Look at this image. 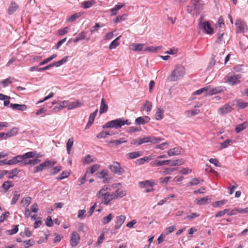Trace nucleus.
Segmentation results:
<instances>
[{
    "mask_svg": "<svg viewBox=\"0 0 248 248\" xmlns=\"http://www.w3.org/2000/svg\"><path fill=\"white\" fill-rule=\"evenodd\" d=\"M131 123L129 122L128 120H124L122 118H119L107 122L103 126V128H114L115 129H118L125 124L129 125Z\"/></svg>",
    "mask_w": 248,
    "mask_h": 248,
    "instance_id": "nucleus-1",
    "label": "nucleus"
},
{
    "mask_svg": "<svg viewBox=\"0 0 248 248\" xmlns=\"http://www.w3.org/2000/svg\"><path fill=\"white\" fill-rule=\"evenodd\" d=\"M185 75V68L181 65H176L170 76V80L176 81Z\"/></svg>",
    "mask_w": 248,
    "mask_h": 248,
    "instance_id": "nucleus-2",
    "label": "nucleus"
},
{
    "mask_svg": "<svg viewBox=\"0 0 248 248\" xmlns=\"http://www.w3.org/2000/svg\"><path fill=\"white\" fill-rule=\"evenodd\" d=\"M109 191L110 189L108 186H105L97 194L98 198L101 199L102 202L106 205H110L111 201L109 196Z\"/></svg>",
    "mask_w": 248,
    "mask_h": 248,
    "instance_id": "nucleus-3",
    "label": "nucleus"
},
{
    "mask_svg": "<svg viewBox=\"0 0 248 248\" xmlns=\"http://www.w3.org/2000/svg\"><path fill=\"white\" fill-rule=\"evenodd\" d=\"M56 162L55 161L46 160L44 162L41 163L39 165L34 168V172L37 173L43 170L53 166Z\"/></svg>",
    "mask_w": 248,
    "mask_h": 248,
    "instance_id": "nucleus-4",
    "label": "nucleus"
},
{
    "mask_svg": "<svg viewBox=\"0 0 248 248\" xmlns=\"http://www.w3.org/2000/svg\"><path fill=\"white\" fill-rule=\"evenodd\" d=\"M199 28L203 30L208 34H212L214 32V30L208 21H204L203 23L201 21L199 24Z\"/></svg>",
    "mask_w": 248,
    "mask_h": 248,
    "instance_id": "nucleus-5",
    "label": "nucleus"
},
{
    "mask_svg": "<svg viewBox=\"0 0 248 248\" xmlns=\"http://www.w3.org/2000/svg\"><path fill=\"white\" fill-rule=\"evenodd\" d=\"M110 170L115 174L121 175L124 172V170L121 167L120 164L117 162H114L109 166Z\"/></svg>",
    "mask_w": 248,
    "mask_h": 248,
    "instance_id": "nucleus-6",
    "label": "nucleus"
},
{
    "mask_svg": "<svg viewBox=\"0 0 248 248\" xmlns=\"http://www.w3.org/2000/svg\"><path fill=\"white\" fill-rule=\"evenodd\" d=\"M235 25L237 26V33L244 32L245 30L247 29V25L245 22L240 19H237L236 21Z\"/></svg>",
    "mask_w": 248,
    "mask_h": 248,
    "instance_id": "nucleus-7",
    "label": "nucleus"
},
{
    "mask_svg": "<svg viewBox=\"0 0 248 248\" xmlns=\"http://www.w3.org/2000/svg\"><path fill=\"white\" fill-rule=\"evenodd\" d=\"M227 80L232 85H234L237 82L238 79L241 78V76L239 74H228L226 76Z\"/></svg>",
    "mask_w": 248,
    "mask_h": 248,
    "instance_id": "nucleus-8",
    "label": "nucleus"
},
{
    "mask_svg": "<svg viewBox=\"0 0 248 248\" xmlns=\"http://www.w3.org/2000/svg\"><path fill=\"white\" fill-rule=\"evenodd\" d=\"M232 110V107L229 104H226L218 109V113L220 115H223L231 112Z\"/></svg>",
    "mask_w": 248,
    "mask_h": 248,
    "instance_id": "nucleus-9",
    "label": "nucleus"
},
{
    "mask_svg": "<svg viewBox=\"0 0 248 248\" xmlns=\"http://www.w3.org/2000/svg\"><path fill=\"white\" fill-rule=\"evenodd\" d=\"M80 240V237L78 233L76 232H73L70 240V244L72 247H76Z\"/></svg>",
    "mask_w": 248,
    "mask_h": 248,
    "instance_id": "nucleus-10",
    "label": "nucleus"
},
{
    "mask_svg": "<svg viewBox=\"0 0 248 248\" xmlns=\"http://www.w3.org/2000/svg\"><path fill=\"white\" fill-rule=\"evenodd\" d=\"M191 4L196 12H200L202 9V3L201 0H191Z\"/></svg>",
    "mask_w": 248,
    "mask_h": 248,
    "instance_id": "nucleus-11",
    "label": "nucleus"
},
{
    "mask_svg": "<svg viewBox=\"0 0 248 248\" xmlns=\"http://www.w3.org/2000/svg\"><path fill=\"white\" fill-rule=\"evenodd\" d=\"M116 224L115 229H120L125 220L126 217L124 215H120L116 217Z\"/></svg>",
    "mask_w": 248,
    "mask_h": 248,
    "instance_id": "nucleus-12",
    "label": "nucleus"
},
{
    "mask_svg": "<svg viewBox=\"0 0 248 248\" xmlns=\"http://www.w3.org/2000/svg\"><path fill=\"white\" fill-rule=\"evenodd\" d=\"M98 177L100 179L104 178V183H108L110 180V178L108 176V171L107 170H103L98 173Z\"/></svg>",
    "mask_w": 248,
    "mask_h": 248,
    "instance_id": "nucleus-13",
    "label": "nucleus"
},
{
    "mask_svg": "<svg viewBox=\"0 0 248 248\" xmlns=\"http://www.w3.org/2000/svg\"><path fill=\"white\" fill-rule=\"evenodd\" d=\"M23 160L22 155H18L8 160V163L9 165H15L18 163L22 162Z\"/></svg>",
    "mask_w": 248,
    "mask_h": 248,
    "instance_id": "nucleus-14",
    "label": "nucleus"
},
{
    "mask_svg": "<svg viewBox=\"0 0 248 248\" xmlns=\"http://www.w3.org/2000/svg\"><path fill=\"white\" fill-rule=\"evenodd\" d=\"M223 91V88L222 87H215L212 89H209L208 87L207 94L212 95L218 93H220Z\"/></svg>",
    "mask_w": 248,
    "mask_h": 248,
    "instance_id": "nucleus-15",
    "label": "nucleus"
},
{
    "mask_svg": "<svg viewBox=\"0 0 248 248\" xmlns=\"http://www.w3.org/2000/svg\"><path fill=\"white\" fill-rule=\"evenodd\" d=\"M182 149L180 147H175L170 149L168 151V154L169 156L178 155L181 154Z\"/></svg>",
    "mask_w": 248,
    "mask_h": 248,
    "instance_id": "nucleus-16",
    "label": "nucleus"
},
{
    "mask_svg": "<svg viewBox=\"0 0 248 248\" xmlns=\"http://www.w3.org/2000/svg\"><path fill=\"white\" fill-rule=\"evenodd\" d=\"M10 107L13 109L20 111L26 110L27 108L26 105L24 104H10Z\"/></svg>",
    "mask_w": 248,
    "mask_h": 248,
    "instance_id": "nucleus-17",
    "label": "nucleus"
},
{
    "mask_svg": "<svg viewBox=\"0 0 248 248\" xmlns=\"http://www.w3.org/2000/svg\"><path fill=\"white\" fill-rule=\"evenodd\" d=\"M18 6L15 1H12L8 9V13L9 15L13 14L18 9Z\"/></svg>",
    "mask_w": 248,
    "mask_h": 248,
    "instance_id": "nucleus-18",
    "label": "nucleus"
},
{
    "mask_svg": "<svg viewBox=\"0 0 248 248\" xmlns=\"http://www.w3.org/2000/svg\"><path fill=\"white\" fill-rule=\"evenodd\" d=\"M95 3V1L94 0H91L89 1H85L81 3V7L83 9H86L90 8Z\"/></svg>",
    "mask_w": 248,
    "mask_h": 248,
    "instance_id": "nucleus-19",
    "label": "nucleus"
},
{
    "mask_svg": "<svg viewBox=\"0 0 248 248\" xmlns=\"http://www.w3.org/2000/svg\"><path fill=\"white\" fill-rule=\"evenodd\" d=\"M108 109V106L106 103L104 98H102L101 102L99 113L100 114L105 113Z\"/></svg>",
    "mask_w": 248,
    "mask_h": 248,
    "instance_id": "nucleus-20",
    "label": "nucleus"
},
{
    "mask_svg": "<svg viewBox=\"0 0 248 248\" xmlns=\"http://www.w3.org/2000/svg\"><path fill=\"white\" fill-rule=\"evenodd\" d=\"M144 44H132L130 46V49L133 51H140L143 48Z\"/></svg>",
    "mask_w": 248,
    "mask_h": 248,
    "instance_id": "nucleus-21",
    "label": "nucleus"
},
{
    "mask_svg": "<svg viewBox=\"0 0 248 248\" xmlns=\"http://www.w3.org/2000/svg\"><path fill=\"white\" fill-rule=\"evenodd\" d=\"M142 154L141 151H135L129 153L127 155L129 159H134L141 156Z\"/></svg>",
    "mask_w": 248,
    "mask_h": 248,
    "instance_id": "nucleus-22",
    "label": "nucleus"
},
{
    "mask_svg": "<svg viewBox=\"0 0 248 248\" xmlns=\"http://www.w3.org/2000/svg\"><path fill=\"white\" fill-rule=\"evenodd\" d=\"M171 162L170 160H157L153 163V165L154 166H162L167 164H169Z\"/></svg>",
    "mask_w": 248,
    "mask_h": 248,
    "instance_id": "nucleus-23",
    "label": "nucleus"
},
{
    "mask_svg": "<svg viewBox=\"0 0 248 248\" xmlns=\"http://www.w3.org/2000/svg\"><path fill=\"white\" fill-rule=\"evenodd\" d=\"M14 186V184L13 182L11 181H7L5 182L1 186V187L6 192L9 188Z\"/></svg>",
    "mask_w": 248,
    "mask_h": 248,
    "instance_id": "nucleus-24",
    "label": "nucleus"
},
{
    "mask_svg": "<svg viewBox=\"0 0 248 248\" xmlns=\"http://www.w3.org/2000/svg\"><path fill=\"white\" fill-rule=\"evenodd\" d=\"M247 125L248 124L247 122H245L242 124L237 125L235 127V130L237 133H239L246 129L247 127Z\"/></svg>",
    "mask_w": 248,
    "mask_h": 248,
    "instance_id": "nucleus-25",
    "label": "nucleus"
},
{
    "mask_svg": "<svg viewBox=\"0 0 248 248\" xmlns=\"http://www.w3.org/2000/svg\"><path fill=\"white\" fill-rule=\"evenodd\" d=\"M233 142V141L232 140L227 139L224 142L220 143L219 149L221 150L222 149L226 148Z\"/></svg>",
    "mask_w": 248,
    "mask_h": 248,
    "instance_id": "nucleus-26",
    "label": "nucleus"
},
{
    "mask_svg": "<svg viewBox=\"0 0 248 248\" xmlns=\"http://www.w3.org/2000/svg\"><path fill=\"white\" fill-rule=\"evenodd\" d=\"M164 110L160 108H158L155 114V118L157 120H160L163 118Z\"/></svg>",
    "mask_w": 248,
    "mask_h": 248,
    "instance_id": "nucleus-27",
    "label": "nucleus"
},
{
    "mask_svg": "<svg viewBox=\"0 0 248 248\" xmlns=\"http://www.w3.org/2000/svg\"><path fill=\"white\" fill-rule=\"evenodd\" d=\"M18 131L19 128L18 127H14L11 129L10 131L6 133L7 137H8V138L16 136L17 135Z\"/></svg>",
    "mask_w": 248,
    "mask_h": 248,
    "instance_id": "nucleus-28",
    "label": "nucleus"
},
{
    "mask_svg": "<svg viewBox=\"0 0 248 248\" xmlns=\"http://www.w3.org/2000/svg\"><path fill=\"white\" fill-rule=\"evenodd\" d=\"M237 107L239 109L246 108L248 106V103L243 101L241 99L237 100Z\"/></svg>",
    "mask_w": 248,
    "mask_h": 248,
    "instance_id": "nucleus-29",
    "label": "nucleus"
},
{
    "mask_svg": "<svg viewBox=\"0 0 248 248\" xmlns=\"http://www.w3.org/2000/svg\"><path fill=\"white\" fill-rule=\"evenodd\" d=\"M86 33L84 31H82L77 36V37L76 38H75L73 40V42L75 43H76L86 38Z\"/></svg>",
    "mask_w": 248,
    "mask_h": 248,
    "instance_id": "nucleus-30",
    "label": "nucleus"
},
{
    "mask_svg": "<svg viewBox=\"0 0 248 248\" xmlns=\"http://www.w3.org/2000/svg\"><path fill=\"white\" fill-rule=\"evenodd\" d=\"M113 216L111 214H109L108 216L104 217L102 219V223L103 225L108 223L113 218Z\"/></svg>",
    "mask_w": 248,
    "mask_h": 248,
    "instance_id": "nucleus-31",
    "label": "nucleus"
},
{
    "mask_svg": "<svg viewBox=\"0 0 248 248\" xmlns=\"http://www.w3.org/2000/svg\"><path fill=\"white\" fill-rule=\"evenodd\" d=\"M120 37H117L115 39H114L110 44L109 46V48L110 49H113L116 48L117 46H118L120 44L119 42V39Z\"/></svg>",
    "mask_w": 248,
    "mask_h": 248,
    "instance_id": "nucleus-32",
    "label": "nucleus"
},
{
    "mask_svg": "<svg viewBox=\"0 0 248 248\" xmlns=\"http://www.w3.org/2000/svg\"><path fill=\"white\" fill-rule=\"evenodd\" d=\"M19 170L17 169H14L10 170V171H8V173L10 175L8 177L9 179H13L14 177L16 176L17 174L19 173Z\"/></svg>",
    "mask_w": 248,
    "mask_h": 248,
    "instance_id": "nucleus-33",
    "label": "nucleus"
},
{
    "mask_svg": "<svg viewBox=\"0 0 248 248\" xmlns=\"http://www.w3.org/2000/svg\"><path fill=\"white\" fill-rule=\"evenodd\" d=\"M74 143V140L73 138H70L68 139L67 143H66V148H67V153L68 154H70L71 148L73 145Z\"/></svg>",
    "mask_w": 248,
    "mask_h": 248,
    "instance_id": "nucleus-34",
    "label": "nucleus"
},
{
    "mask_svg": "<svg viewBox=\"0 0 248 248\" xmlns=\"http://www.w3.org/2000/svg\"><path fill=\"white\" fill-rule=\"evenodd\" d=\"M208 200L209 199L207 197H204L200 199H197L196 203L200 205H204L208 202Z\"/></svg>",
    "mask_w": 248,
    "mask_h": 248,
    "instance_id": "nucleus-35",
    "label": "nucleus"
},
{
    "mask_svg": "<svg viewBox=\"0 0 248 248\" xmlns=\"http://www.w3.org/2000/svg\"><path fill=\"white\" fill-rule=\"evenodd\" d=\"M36 153L35 152H27L22 155L23 159L25 160L27 158H32L35 156Z\"/></svg>",
    "mask_w": 248,
    "mask_h": 248,
    "instance_id": "nucleus-36",
    "label": "nucleus"
},
{
    "mask_svg": "<svg viewBox=\"0 0 248 248\" xmlns=\"http://www.w3.org/2000/svg\"><path fill=\"white\" fill-rule=\"evenodd\" d=\"M151 158L149 156H145L143 158L137 159L136 161V163L138 165L143 164L145 162L149 161Z\"/></svg>",
    "mask_w": 248,
    "mask_h": 248,
    "instance_id": "nucleus-37",
    "label": "nucleus"
},
{
    "mask_svg": "<svg viewBox=\"0 0 248 248\" xmlns=\"http://www.w3.org/2000/svg\"><path fill=\"white\" fill-rule=\"evenodd\" d=\"M224 30H218L217 32V37L216 41V43H219L222 39L223 36L224 35Z\"/></svg>",
    "mask_w": 248,
    "mask_h": 248,
    "instance_id": "nucleus-38",
    "label": "nucleus"
},
{
    "mask_svg": "<svg viewBox=\"0 0 248 248\" xmlns=\"http://www.w3.org/2000/svg\"><path fill=\"white\" fill-rule=\"evenodd\" d=\"M224 26L225 25L223 19L221 17H220L217 21L216 26V29L217 30H222Z\"/></svg>",
    "mask_w": 248,
    "mask_h": 248,
    "instance_id": "nucleus-39",
    "label": "nucleus"
},
{
    "mask_svg": "<svg viewBox=\"0 0 248 248\" xmlns=\"http://www.w3.org/2000/svg\"><path fill=\"white\" fill-rule=\"evenodd\" d=\"M80 106V103L79 102V101L73 102L70 104H68V109H72L74 108L78 107Z\"/></svg>",
    "mask_w": 248,
    "mask_h": 248,
    "instance_id": "nucleus-40",
    "label": "nucleus"
},
{
    "mask_svg": "<svg viewBox=\"0 0 248 248\" xmlns=\"http://www.w3.org/2000/svg\"><path fill=\"white\" fill-rule=\"evenodd\" d=\"M139 185L140 187H145L146 186H149L152 187L153 185V183L150 181H145L140 182L139 183Z\"/></svg>",
    "mask_w": 248,
    "mask_h": 248,
    "instance_id": "nucleus-41",
    "label": "nucleus"
},
{
    "mask_svg": "<svg viewBox=\"0 0 248 248\" xmlns=\"http://www.w3.org/2000/svg\"><path fill=\"white\" fill-rule=\"evenodd\" d=\"M82 15L81 13H77L72 15L68 19V20L70 22H74L77 19L79 18Z\"/></svg>",
    "mask_w": 248,
    "mask_h": 248,
    "instance_id": "nucleus-42",
    "label": "nucleus"
},
{
    "mask_svg": "<svg viewBox=\"0 0 248 248\" xmlns=\"http://www.w3.org/2000/svg\"><path fill=\"white\" fill-rule=\"evenodd\" d=\"M227 202V201L226 200L217 201L213 202L212 205L215 207H220L226 203Z\"/></svg>",
    "mask_w": 248,
    "mask_h": 248,
    "instance_id": "nucleus-43",
    "label": "nucleus"
},
{
    "mask_svg": "<svg viewBox=\"0 0 248 248\" xmlns=\"http://www.w3.org/2000/svg\"><path fill=\"white\" fill-rule=\"evenodd\" d=\"M19 196L20 195L18 193L17 191H15L14 192V197L11 201V204L14 205L16 204L17 200H18Z\"/></svg>",
    "mask_w": 248,
    "mask_h": 248,
    "instance_id": "nucleus-44",
    "label": "nucleus"
},
{
    "mask_svg": "<svg viewBox=\"0 0 248 248\" xmlns=\"http://www.w3.org/2000/svg\"><path fill=\"white\" fill-rule=\"evenodd\" d=\"M126 141L124 140V138L120 139V140H112L109 141V143H112L115 145H118L123 143L126 142Z\"/></svg>",
    "mask_w": 248,
    "mask_h": 248,
    "instance_id": "nucleus-45",
    "label": "nucleus"
},
{
    "mask_svg": "<svg viewBox=\"0 0 248 248\" xmlns=\"http://www.w3.org/2000/svg\"><path fill=\"white\" fill-rule=\"evenodd\" d=\"M57 56L56 54H53L49 58L44 60L42 62H40L39 63V65H44L48 62H50L51 60H52L53 59L55 58Z\"/></svg>",
    "mask_w": 248,
    "mask_h": 248,
    "instance_id": "nucleus-46",
    "label": "nucleus"
},
{
    "mask_svg": "<svg viewBox=\"0 0 248 248\" xmlns=\"http://www.w3.org/2000/svg\"><path fill=\"white\" fill-rule=\"evenodd\" d=\"M127 16V15L123 14L122 16H118L116 17V19L114 20V23H118L122 21H124L125 20L126 17Z\"/></svg>",
    "mask_w": 248,
    "mask_h": 248,
    "instance_id": "nucleus-47",
    "label": "nucleus"
},
{
    "mask_svg": "<svg viewBox=\"0 0 248 248\" xmlns=\"http://www.w3.org/2000/svg\"><path fill=\"white\" fill-rule=\"evenodd\" d=\"M152 107V103L148 100H146L145 104L143 105V109L147 111H150Z\"/></svg>",
    "mask_w": 248,
    "mask_h": 248,
    "instance_id": "nucleus-48",
    "label": "nucleus"
},
{
    "mask_svg": "<svg viewBox=\"0 0 248 248\" xmlns=\"http://www.w3.org/2000/svg\"><path fill=\"white\" fill-rule=\"evenodd\" d=\"M175 229V226H170L168 228H167L163 233H164V235H167L169 233H171L174 231V230Z\"/></svg>",
    "mask_w": 248,
    "mask_h": 248,
    "instance_id": "nucleus-49",
    "label": "nucleus"
},
{
    "mask_svg": "<svg viewBox=\"0 0 248 248\" xmlns=\"http://www.w3.org/2000/svg\"><path fill=\"white\" fill-rule=\"evenodd\" d=\"M171 164L170 166H177V165H181L184 163V160L183 159H177L173 161H171L170 162Z\"/></svg>",
    "mask_w": 248,
    "mask_h": 248,
    "instance_id": "nucleus-50",
    "label": "nucleus"
},
{
    "mask_svg": "<svg viewBox=\"0 0 248 248\" xmlns=\"http://www.w3.org/2000/svg\"><path fill=\"white\" fill-rule=\"evenodd\" d=\"M124 4H122V5H116L113 8L111 9L110 11L112 13H113V15H115L116 14V12L120 10L121 8L124 6Z\"/></svg>",
    "mask_w": 248,
    "mask_h": 248,
    "instance_id": "nucleus-51",
    "label": "nucleus"
},
{
    "mask_svg": "<svg viewBox=\"0 0 248 248\" xmlns=\"http://www.w3.org/2000/svg\"><path fill=\"white\" fill-rule=\"evenodd\" d=\"M207 90L208 87H205L204 88H201L194 93V94L199 95L202 94V93H205L206 95H207Z\"/></svg>",
    "mask_w": 248,
    "mask_h": 248,
    "instance_id": "nucleus-52",
    "label": "nucleus"
},
{
    "mask_svg": "<svg viewBox=\"0 0 248 248\" xmlns=\"http://www.w3.org/2000/svg\"><path fill=\"white\" fill-rule=\"evenodd\" d=\"M116 195L117 196L118 198H123L124 197L126 193L125 191H124L122 189H118L115 191Z\"/></svg>",
    "mask_w": 248,
    "mask_h": 248,
    "instance_id": "nucleus-53",
    "label": "nucleus"
},
{
    "mask_svg": "<svg viewBox=\"0 0 248 248\" xmlns=\"http://www.w3.org/2000/svg\"><path fill=\"white\" fill-rule=\"evenodd\" d=\"M93 161V160L90 155L85 156L83 160V162L85 164H90Z\"/></svg>",
    "mask_w": 248,
    "mask_h": 248,
    "instance_id": "nucleus-54",
    "label": "nucleus"
},
{
    "mask_svg": "<svg viewBox=\"0 0 248 248\" xmlns=\"http://www.w3.org/2000/svg\"><path fill=\"white\" fill-rule=\"evenodd\" d=\"M200 183V180L198 178H194L187 184L188 186H196Z\"/></svg>",
    "mask_w": 248,
    "mask_h": 248,
    "instance_id": "nucleus-55",
    "label": "nucleus"
},
{
    "mask_svg": "<svg viewBox=\"0 0 248 248\" xmlns=\"http://www.w3.org/2000/svg\"><path fill=\"white\" fill-rule=\"evenodd\" d=\"M176 170V169L174 168H167L164 169V170L163 171V173L164 175L170 174L174 171Z\"/></svg>",
    "mask_w": 248,
    "mask_h": 248,
    "instance_id": "nucleus-56",
    "label": "nucleus"
},
{
    "mask_svg": "<svg viewBox=\"0 0 248 248\" xmlns=\"http://www.w3.org/2000/svg\"><path fill=\"white\" fill-rule=\"evenodd\" d=\"M19 225H16L14 226V228L11 230L7 231L8 234L9 235H13L16 233L18 231Z\"/></svg>",
    "mask_w": 248,
    "mask_h": 248,
    "instance_id": "nucleus-57",
    "label": "nucleus"
},
{
    "mask_svg": "<svg viewBox=\"0 0 248 248\" xmlns=\"http://www.w3.org/2000/svg\"><path fill=\"white\" fill-rule=\"evenodd\" d=\"M20 235L22 237L26 236V237H30L31 235V233L29 230V229L28 228H25L24 232H21Z\"/></svg>",
    "mask_w": 248,
    "mask_h": 248,
    "instance_id": "nucleus-58",
    "label": "nucleus"
},
{
    "mask_svg": "<svg viewBox=\"0 0 248 248\" xmlns=\"http://www.w3.org/2000/svg\"><path fill=\"white\" fill-rule=\"evenodd\" d=\"M200 216V215L199 214H197L196 213H191L190 215H187L186 217L185 218V219H188V220H192L196 217H198Z\"/></svg>",
    "mask_w": 248,
    "mask_h": 248,
    "instance_id": "nucleus-59",
    "label": "nucleus"
},
{
    "mask_svg": "<svg viewBox=\"0 0 248 248\" xmlns=\"http://www.w3.org/2000/svg\"><path fill=\"white\" fill-rule=\"evenodd\" d=\"M69 28L66 27L64 28L60 29L58 31V34L60 36H62L67 33L68 32Z\"/></svg>",
    "mask_w": 248,
    "mask_h": 248,
    "instance_id": "nucleus-60",
    "label": "nucleus"
},
{
    "mask_svg": "<svg viewBox=\"0 0 248 248\" xmlns=\"http://www.w3.org/2000/svg\"><path fill=\"white\" fill-rule=\"evenodd\" d=\"M147 122H146L145 119L141 117L137 118L135 120L136 124L138 125L143 124Z\"/></svg>",
    "mask_w": 248,
    "mask_h": 248,
    "instance_id": "nucleus-61",
    "label": "nucleus"
},
{
    "mask_svg": "<svg viewBox=\"0 0 248 248\" xmlns=\"http://www.w3.org/2000/svg\"><path fill=\"white\" fill-rule=\"evenodd\" d=\"M108 135H111V134L108 132H102L97 135L96 138L98 139L105 138Z\"/></svg>",
    "mask_w": 248,
    "mask_h": 248,
    "instance_id": "nucleus-62",
    "label": "nucleus"
},
{
    "mask_svg": "<svg viewBox=\"0 0 248 248\" xmlns=\"http://www.w3.org/2000/svg\"><path fill=\"white\" fill-rule=\"evenodd\" d=\"M70 173L68 171H63L61 174L60 176L57 178V180H62L64 178H66L69 176Z\"/></svg>",
    "mask_w": 248,
    "mask_h": 248,
    "instance_id": "nucleus-63",
    "label": "nucleus"
},
{
    "mask_svg": "<svg viewBox=\"0 0 248 248\" xmlns=\"http://www.w3.org/2000/svg\"><path fill=\"white\" fill-rule=\"evenodd\" d=\"M10 215V213L9 212H6L5 213H3L0 216V222H3L6 218H7Z\"/></svg>",
    "mask_w": 248,
    "mask_h": 248,
    "instance_id": "nucleus-64",
    "label": "nucleus"
}]
</instances>
